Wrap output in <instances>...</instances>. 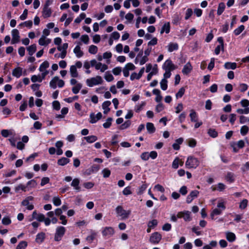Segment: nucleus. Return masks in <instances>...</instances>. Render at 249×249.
Wrapping results in <instances>:
<instances>
[{"instance_id": "obj_1", "label": "nucleus", "mask_w": 249, "mask_h": 249, "mask_svg": "<svg viewBox=\"0 0 249 249\" xmlns=\"http://www.w3.org/2000/svg\"><path fill=\"white\" fill-rule=\"evenodd\" d=\"M1 134L4 138H8V140L12 146H16V142L20 139L18 134L13 129H2Z\"/></svg>"}, {"instance_id": "obj_2", "label": "nucleus", "mask_w": 249, "mask_h": 249, "mask_svg": "<svg viewBox=\"0 0 249 249\" xmlns=\"http://www.w3.org/2000/svg\"><path fill=\"white\" fill-rule=\"evenodd\" d=\"M36 220L38 222L44 223L46 226H48L50 222L49 218L46 217L45 215L41 213H38L36 211H34L32 214V217L30 219V221Z\"/></svg>"}, {"instance_id": "obj_3", "label": "nucleus", "mask_w": 249, "mask_h": 249, "mask_svg": "<svg viewBox=\"0 0 249 249\" xmlns=\"http://www.w3.org/2000/svg\"><path fill=\"white\" fill-rule=\"evenodd\" d=\"M225 202L222 200L219 201L217 205V207L214 209L211 213L210 216L211 218L214 219L215 216L221 214L222 212L225 210Z\"/></svg>"}, {"instance_id": "obj_4", "label": "nucleus", "mask_w": 249, "mask_h": 249, "mask_svg": "<svg viewBox=\"0 0 249 249\" xmlns=\"http://www.w3.org/2000/svg\"><path fill=\"white\" fill-rule=\"evenodd\" d=\"M115 211L117 216L120 217L122 220L128 218L131 213V211L125 210L121 206H118L115 209Z\"/></svg>"}, {"instance_id": "obj_5", "label": "nucleus", "mask_w": 249, "mask_h": 249, "mask_svg": "<svg viewBox=\"0 0 249 249\" xmlns=\"http://www.w3.org/2000/svg\"><path fill=\"white\" fill-rule=\"evenodd\" d=\"M101 233L104 238L107 239L113 236L115 230L112 227L106 226L102 228Z\"/></svg>"}, {"instance_id": "obj_6", "label": "nucleus", "mask_w": 249, "mask_h": 249, "mask_svg": "<svg viewBox=\"0 0 249 249\" xmlns=\"http://www.w3.org/2000/svg\"><path fill=\"white\" fill-rule=\"evenodd\" d=\"M199 164V162L197 159L193 156H189L185 163V165L188 168H196Z\"/></svg>"}, {"instance_id": "obj_7", "label": "nucleus", "mask_w": 249, "mask_h": 249, "mask_svg": "<svg viewBox=\"0 0 249 249\" xmlns=\"http://www.w3.org/2000/svg\"><path fill=\"white\" fill-rule=\"evenodd\" d=\"M66 229L63 226H58L56 228L54 235V240L56 241H59L61 240L62 237L65 234Z\"/></svg>"}, {"instance_id": "obj_8", "label": "nucleus", "mask_w": 249, "mask_h": 249, "mask_svg": "<svg viewBox=\"0 0 249 249\" xmlns=\"http://www.w3.org/2000/svg\"><path fill=\"white\" fill-rule=\"evenodd\" d=\"M103 82V80L100 76H97L86 80V83L88 86L91 87L94 85L101 84Z\"/></svg>"}, {"instance_id": "obj_9", "label": "nucleus", "mask_w": 249, "mask_h": 249, "mask_svg": "<svg viewBox=\"0 0 249 249\" xmlns=\"http://www.w3.org/2000/svg\"><path fill=\"white\" fill-rule=\"evenodd\" d=\"M178 217L179 218H182L185 221H190L192 220L191 213L188 211H184L179 212L178 213Z\"/></svg>"}, {"instance_id": "obj_10", "label": "nucleus", "mask_w": 249, "mask_h": 249, "mask_svg": "<svg viewBox=\"0 0 249 249\" xmlns=\"http://www.w3.org/2000/svg\"><path fill=\"white\" fill-rule=\"evenodd\" d=\"M161 235L158 232H155L151 235L149 241L152 244H157L161 240Z\"/></svg>"}, {"instance_id": "obj_11", "label": "nucleus", "mask_w": 249, "mask_h": 249, "mask_svg": "<svg viewBox=\"0 0 249 249\" xmlns=\"http://www.w3.org/2000/svg\"><path fill=\"white\" fill-rule=\"evenodd\" d=\"M12 44H16L19 41L20 36H19L18 31L17 29H13L12 31Z\"/></svg>"}, {"instance_id": "obj_12", "label": "nucleus", "mask_w": 249, "mask_h": 249, "mask_svg": "<svg viewBox=\"0 0 249 249\" xmlns=\"http://www.w3.org/2000/svg\"><path fill=\"white\" fill-rule=\"evenodd\" d=\"M199 194V192L197 190L192 191L189 195L186 197V202L188 204H189L192 202V201L195 199L196 197H197Z\"/></svg>"}, {"instance_id": "obj_13", "label": "nucleus", "mask_w": 249, "mask_h": 249, "mask_svg": "<svg viewBox=\"0 0 249 249\" xmlns=\"http://www.w3.org/2000/svg\"><path fill=\"white\" fill-rule=\"evenodd\" d=\"M102 117V114L101 113L99 112L97 114H95L94 113H91L90 114V121L89 122L91 124L95 123L99 120H100Z\"/></svg>"}, {"instance_id": "obj_14", "label": "nucleus", "mask_w": 249, "mask_h": 249, "mask_svg": "<svg viewBox=\"0 0 249 249\" xmlns=\"http://www.w3.org/2000/svg\"><path fill=\"white\" fill-rule=\"evenodd\" d=\"M163 68L165 71H171L175 69V66L170 60H167L165 62Z\"/></svg>"}, {"instance_id": "obj_15", "label": "nucleus", "mask_w": 249, "mask_h": 249, "mask_svg": "<svg viewBox=\"0 0 249 249\" xmlns=\"http://www.w3.org/2000/svg\"><path fill=\"white\" fill-rule=\"evenodd\" d=\"M79 184L80 179L78 178H75L72 179L71 184V186H72L76 192H79L81 191V188L79 186Z\"/></svg>"}, {"instance_id": "obj_16", "label": "nucleus", "mask_w": 249, "mask_h": 249, "mask_svg": "<svg viewBox=\"0 0 249 249\" xmlns=\"http://www.w3.org/2000/svg\"><path fill=\"white\" fill-rule=\"evenodd\" d=\"M51 42V39L49 38H46L45 36H42L38 40V43L41 46H47Z\"/></svg>"}, {"instance_id": "obj_17", "label": "nucleus", "mask_w": 249, "mask_h": 249, "mask_svg": "<svg viewBox=\"0 0 249 249\" xmlns=\"http://www.w3.org/2000/svg\"><path fill=\"white\" fill-rule=\"evenodd\" d=\"M45 238V233L43 232H40L36 235L35 241L37 243L40 244L43 242Z\"/></svg>"}, {"instance_id": "obj_18", "label": "nucleus", "mask_w": 249, "mask_h": 249, "mask_svg": "<svg viewBox=\"0 0 249 249\" xmlns=\"http://www.w3.org/2000/svg\"><path fill=\"white\" fill-rule=\"evenodd\" d=\"M226 238L230 242H233L236 239L235 234L232 232L227 231L225 232Z\"/></svg>"}, {"instance_id": "obj_19", "label": "nucleus", "mask_w": 249, "mask_h": 249, "mask_svg": "<svg viewBox=\"0 0 249 249\" xmlns=\"http://www.w3.org/2000/svg\"><path fill=\"white\" fill-rule=\"evenodd\" d=\"M192 70V66L190 62H188L182 69V73L184 74H188Z\"/></svg>"}, {"instance_id": "obj_20", "label": "nucleus", "mask_w": 249, "mask_h": 249, "mask_svg": "<svg viewBox=\"0 0 249 249\" xmlns=\"http://www.w3.org/2000/svg\"><path fill=\"white\" fill-rule=\"evenodd\" d=\"M52 14V10L51 8L44 7L42 11V16L44 18H47L51 16Z\"/></svg>"}, {"instance_id": "obj_21", "label": "nucleus", "mask_w": 249, "mask_h": 249, "mask_svg": "<svg viewBox=\"0 0 249 249\" xmlns=\"http://www.w3.org/2000/svg\"><path fill=\"white\" fill-rule=\"evenodd\" d=\"M95 69L97 70H100L101 72H104L106 70L108 69V67L106 64H102L101 63H97L95 67Z\"/></svg>"}, {"instance_id": "obj_22", "label": "nucleus", "mask_w": 249, "mask_h": 249, "mask_svg": "<svg viewBox=\"0 0 249 249\" xmlns=\"http://www.w3.org/2000/svg\"><path fill=\"white\" fill-rule=\"evenodd\" d=\"M70 72L72 77L76 78L78 77V72L75 66L72 65L71 66Z\"/></svg>"}, {"instance_id": "obj_23", "label": "nucleus", "mask_w": 249, "mask_h": 249, "mask_svg": "<svg viewBox=\"0 0 249 249\" xmlns=\"http://www.w3.org/2000/svg\"><path fill=\"white\" fill-rule=\"evenodd\" d=\"M183 142V139L182 138H179L177 139L175 142L173 144V148L176 150H178L180 148L179 145L181 144Z\"/></svg>"}, {"instance_id": "obj_24", "label": "nucleus", "mask_w": 249, "mask_h": 249, "mask_svg": "<svg viewBox=\"0 0 249 249\" xmlns=\"http://www.w3.org/2000/svg\"><path fill=\"white\" fill-rule=\"evenodd\" d=\"M22 69L20 67H17L14 69L12 71L13 76L18 78L22 75Z\"/></svg>"}, {"instance_id": "obj_25", "label": "nucleus", "mask_w": 249, "mask_h": 249, "mask_svg": "<svg viewBox=\"0 0 249 249\" xmlns=\"http://www.w3.org/2000/svg\"><path fill=\"white\" fill-rule=\"evenodd\" d=\"M153 93L157 96L155 99L156 101L157 102H160L162 99V97L160 95V90L158 89H154L153 90Z\"/></svg>"}, {"instance_id": "obj_26", "label": "nucleus", "mask_w": 249, "mask_h": 249, "mask_svg": "<svg viewBox=\"0 0 249 249\" xmlns=\"http://www.w3.org/2000/svg\"><path fill=\"white\" fill-rule=\"evenodd\" d=\"M97 235V233L93 231H91L90 232V234L86 238V240L88 241L89 243H92V241L95 238Z\"/></svg>"}, {"instance_id": "obj_27", "label": "nucleus", "mask_w": 249, "mask_h": 249, "mask_svg": "<svg viewBox=\"0 0 249 249\" xmlns=\"http://www.w3.org/2000/svg\"><path fill=\"white\" fill-rule=\"evenodd\" d=\"M15 189L16 192H18L19 190H22L24 192H26L27 191L29 190V188H28L27 186L25 185L19 184L15 187Z\"/></svg>"}, {"instance_id": "obj_28", "label": "nucleus", "mask_w": 249, "mask_h": 249, "mask_svg": "<svg viewBox=\"0 0 249 249\" xmlns=\"http://www.w3.org/2000/svg\"><path fill=\"white\" fill-rule=\"evenodd\" d=\"M168 51L169 52H172L175 50H177L178 48V43H170L167 46Z\"/></svg>"}, {"instance_id": "obj_29", "label": "nucleus", "mask_w": 249, "mask_h": 249, "mask_svg": "<svg viewBox=\"0 0 249 249\" xmlns=\"http://www.w3.org/2000/svg\"><path fill=\"white\" fill-rule=\"evenodd\" d=\"M111 102L110 101H107L103 103L102 105V107L104 110V113L107 114L110 110V108L108 107L110 105Z\"/></svg>"}, {"instance_id": "obj_30", "label": "nucleus", "mask_w": 249, "mask_h": 249, "mask_svg": "<svg viewBox=\"0 0 249 249\" xmlns=\"http://www.w3.org/2000/svg\"><path fill=\"white\" fill-rule=\"evenodd\" d=\"M73 52L75 53L78 57H80L83 56V52L81 50L79 45L76 46L73 50Z\"/></svg>"}, {"instance_id": "obj_31", "label": "nucleus", "mask_w": 249, "mask_h": 249, "mask_svg": "<svg viewBox=\"0 0 249 249\" xmlns=\"http://www.w3.org/2000/svg\"><path fill=\"white\" fill-rule=\"evenodd\" d=\"M69 162H70L69 159H68L66 158H65V157H63L58 160L57 163L59 165L64 166V165H66Z\"/></svg>"}, {"instance_id": "obj_32", "label": "nucleus", "mask_w": 249, "mask_h": 249, "mask_svg": "<svg viewBox=\"0 0 249 249\" xmlns=\"http://www.w3.org/2000/svg\"><path fill=\"white\" fill-rule=\"evenodd\" d=\"M225 179L227 181L230 183L233 182L234 180V174L231 172L228 173L225 177Z\"/></svg>"}, {"instance_id": "obj_33", "label": "nucleus", "mask_w": 249, "mask_h": 249, "mask_svg": "<svg viewBox=\"0 0 249 249\" xmlns=\"http://www.w3.org/2000/svg\"><path fill=\"white\" fill-rule=\"evenodd\" d=\"M21 204L23 206H25L28 210H32L34 208L33 204L30 203L29 201L23 200Z\"/></svg>"}, {"instance_id": "obj_34", "label": "nucleus", "mask_w": 249, "mask_h": 249, "mask_svg": "<svg viewBox=\"0 0 249 249\" xmlns=\"http://www.w3.org/2000/svg\"><path fill=\"white\" fill-rule=\"evenodd\" d=\"M84 139L89 143H92L97 140V137L94 135H91L84 137Z\"/></svg>"}, {"instance_id": "obj_35", "label": "nucleus", "mask_w": 249, "mask_h": 249, "mask_svg": "<svg viewBox=\"0 0 249 249\" xmlns=\"http://www.w3.org/2000/svg\"><path fill=\"white\" fill-rule=\"evenodd\" d=\"M225 8V5L223 2H221L219 4L217 14L218 15L220 16L223 12Z\"/></svg>"}, {"instance_id": "obj_36", "label": "nucleus", "mask_w": 249, "mask_h": 249, "mask_svg": "<svg viewBox=\"0 0 249 249\" xmlns=\"http://www.w3.org/2000/svg\"><path fill=\"white\" fill-rule=\"evenodd\" d=\"M58 77H54L50 82V87L53 89H55L56 88V84L58 83Z\"/></svg>"}, {"instance_id": "obj_37", "label": "nucleus", "mask_w": 249, "mask_h": 249, "mask_svg": "<svg viewBox=\"0 0 249 249\" xmlns=\"http://www.w3.org/2000/svg\"><path fill=\"white\" fill-rule=\"evenodd\" d=\"M190 117L192 122L196 123L197 122V118L196 112L193 109L191 110Z\"/></svg>"}, {"instance_id": "obj_38", "label": "nucleus", "mask_w": 249, "mask_h": 249, "mask_svg": "<svg viewBox=\"0 0 249 249\" xmlns=\"http://www.w3.org/2000/svg\"><path fill=\"white\" fill-rule=\"evenodd\" d=\"M164 32L167 34L170 32V24L169 22L166 23L164 24L160 31V34H162Z\"/></svg>"}, {"instance_id": "obj_39", "label": "nucleus", "mask_w": 249, "mask_h": 249, "mask_svg": "<svg viewBox=\"0 0 249 249\" xmlns=\"http://www.w3.org/2000/svg\"><path fill=\"white\" fill-rule=\"evenodd\" d=\"M29 54L32 55L36 50V44H33L27 48Z\"/></svg>"}, {"instance_id": "obj_40", "label": "nucleus", "mask_w": 249, "mask_h": 249, "mask_svg": "<svg viewBox=\"0 0 249 249\" xmlns=\"http://www.w3.org/2000/svg\"><path fill=\"white\" fill-rule=\"evenodd\" d=\"M224 67L226 69H231L232 70H234L236 68V63H231V62H226Z\"/></svg>"}, {"instance_id": "obj_41", "label": "nucleus", "mask_w": 249, "mask_h": 249, "mask_svg": "<svg viewBox=\"0 0 249 249\" xmlns=\"http://www.w3.org/2000/svg\"><path fill=\"white\" fill-rule=\"evenodd\" d=\"M27 246V242L25 241H22L18 243L16 249H25Z\"/></svg>"}, {"instance_id": "obj_42", "label": "nucleus", "mask_w": 249, "mask_h": 249, "mask_svg": "<svg viewBox=\"0 0 249 249\" xmlns=\"http://www.w3.org/2000/svg\"><path fill=\"white\" fill-rule=\"evenodd\" d=\"M37 185V183L36 181L34 179H32L29 180L27 183L26 186L28 188H29V190L31 188H35Z\"/></svg>"}, {"instance_id": "obj_43", "label": "nucleus", "mask_w": 249, "mask_h": 249, "mask_svg": "<svg viewBox=\"0 0 249 249\" xmlns=\"http://www.w3.org/2000/svg\"><path fill=\"white\" fill-rule=\"evenodd\" d=\"M82 85L80 83L77 84L75 86L72 88V90L74 94H76L79 92V90L82 88Z\"/></svg>"}, {"instance_id": "obj_44", "label": "nucleus", "mask_w": 249, "mask_h": 249, "mask_svg": "<svg viewBox=\"0 0 249 249\" xmlns=\"http://www.w3.org/2000/svg\"><path fill=\"white\" fill-rule=\"evenodd\" d=\"M49 66V63L48 61H44L40 66L39 67V71H44L46 70V69L48 68Z\"/></svg>"}, {"instance_id": "obj_45", "label": "nucleus", "mask_w": 249, "mask_h": 249, "mask_svg": "<svg viewBox=\"0 0 249 249\" xmlns=\"http://www.w3.org/2000/svg\"><path fill=\"white\" fill-rule=\"evenodd\" d=\"M53 204L55 206H59L61 204V201L59 197L58 196H54L53 198Z\"/></svg>"}, {"instance_id": "obj_46", "label": "nucleus", "mask_w": 249, "mask_h": 249, "mask_svg": "<svg viewBox=\"0 0 249 249\" xmlns=\"http://www.w3.org/2000/svg\"><path fill=\"white\" fill-rule=\"evenodd\" d=\"M248 203V200L246 199H244L239 204V208L241 210L245 209Z\"/></svg>"}, {"instance_id": "obj_47", "label": "nucleus", "mask_w": 249, "mask_h": 249, "mask_svg": "<svg viewBox=\"0 0 249 249\" xmlns=\"http://www.w3.org/2000/svg\"><path fill=\"white\" fill-rule=\"evenodd\" d=\"M158 223V221L156 219H153L151 221H150L148 223V227L150 228H154L156 226H157Z\"/></svg>"}, {"instance_id": "obj_48", "label": "nucleus", "mask_w": 249, "mask_h": 249, "mask_svg": "<svg viewBox=\"0 0 249 249\" xmlns=\"http://www.w3.org/2000/svg\"><path fill=\"white\" fill-rule=\"evenodd\" d=\"M31 81L35 83L36 82H41L42 81V78H41V76L40 75H33L31 77Z\"/></svg>"}, {"instance_id": "obj_49", "label": "nucleus", "mask_w": 249, "mask_h": 249, "mask_svg": "<svg viewBox=\"0 0 249 249\" xmlns=\"http://www.w3.org/2000/svg\"><path fill=\"white\" fill-rule=\"evenodd\" d=\"M98 50L97 47L95 45H91L89 49V52L91 54H95L97 53Z\"/></svg>"}, {"instance_id": "obj_50", "label": "nucleus", "mask_w": 249, "mask_h": 249, "mask_svg": "<svg viewBox=\"0 0 249 249\" xmlns=\"http://www.w3.org/2000/svg\"><path fill=\"white\" fill-rule=\"evenodd\" d=\"M167 81L166 79H163L160 83V87H161V88L162 89L165 90L167 89Z\"/></svg>"}, {"instance_id": "obj_51", "label": "nucleus", "mask_w": 249, "mask_h": 249, "mask_svg": "<svg viewBox=\"0 0 249 249\" xmlns=\"http://www.w3.org/2000/svg\"><path fill=\"white\" fill-rule=\"evenodd\" d=\"M123 194L124 196H128L132 194L131 190V187L130 186H127L124 188L123 191Z\"/></svg>"}, {"instance_id": "obj_52", "label": "nucleus", "mask_w": 249, "mask_h": 249, "mask_svg": "<svg viewBox=\"0 0 249 249\" xmlns=\"http://www.w3.org/2000/svg\"><path fill=\"white\" fill-rule=\"evenodd\" d=\"M105 78L108 82L112 81L114 79L113 75L109 72H106Z\"/></svg>"}, {"instance_id": "obj_53", "label": "nucleus", "mask_w": 249, "mask_h": 249, "mask_svg": "<svg viewBox=\"0 0 249 249\" xmlns=\"http://www.w3.org/2000/svg\"><path fill=\"white\" fill-rule=\"evenodd\" d=\"M180 160L178 158H176L172 163V167L174 169H177L179 164Z\"/></svg>"}, {"instance_id": "obj_54", "label": "nucleus", "mask_w": 249, "mask_h": 249, "mask_svg": "<svg viewBox=\"0 0 249 249\" xmlns=\"http://www.w3.org/2000/svg\"><path fill=\"white\" fill-rule=\"evenodd\" d=\"M103 176L104 178H108L110 175V171L107 168L104 169L102 171Z\"/></svg>"}, {"instance_id": "obj_55", "label": "nucleus", "mask_w": 249, "mask_h": 249, "mask_svg": "<svg viewBox=\"0 0 249 249\" xmlns=\"http://www.w3.org/2000/svg\"><path fill=\"white\" fill-rule=\"evenodd\" d=\"M1 222L3 225H8L11 223V220L9 217L5 216L2 218Z\"/></svg>"}, {"instance_id": "obj_56", "label": "nucleus", "mask_w": 249, "mask_h": 249, "mask_svg": "<svg viewBox=\"0 0 249 249\" xmlns=\"http://www.w3.org/2000/svg\"><path fill=\"white\" fill-rule=\"evenodd\" d=\"M141 159L145 161H146L149 159V154L148 152H145L142 153L141 155Z\"/></svg>"}, {"instance_id": "obj_57", "label": "nucleus", "mask_w": 249, "mask_h": 249, "mask_svg": "<svg viewBox=\"0 0 249 249\" xmlns=\"http://www.w3.org/2000/svg\"><path fill=\"white\" fill-rule=\"evenodd\" d=\"M244 26L241 25L234 31V33L235 35H239L244 30Z\"/></svg>"}, {"instance_id": "obj_58", "label": "nucleus", "mask_w": 249, "mask_h": 249, "mask_svg": "<svg viewBox=\"0 0 249 249\" xmlns=\"http://www.w3.org/2000/svg\"><path fill=\"white\" fill-rule=\"evenodd\" d=\"M154 190L163 193L165 191L164 188L160 184H157L154 186Z\"/></svg>"}, {"instance_id": "obj_59", "label": "nucleus", "mask_w": 249, "mask_h": 249, "mask_svg": "<svg viewBox=\"0 0 249 249\" xmlns=\"http://www.w3.org/2000/svg\"><path fill=\"white\" fill-rule=\"evenodd\" d=\"M16 146L18 150H22L25 147V144L21 142H18L16 143Z\"/></svg>"}, {"instance_id": "obj_60", "label": "nucleus", "mask_w": 249, "mask_h": 249, "mask_svg": "<svg viewBox=\"0 0 249 249\" xmlns=\"http://www.w3.org/2000/svg\"><path fill=\"white\" fill-rule=\"evenodd\" d=\"M147 185L146 184H142L139 189V191L138 192V194H142L145 191L147 188Z\"/></svg>"}, {"instance_id": "obj_61", "label": "nucleus", "mask_w": 249, "mask_h": 249, "mask_svg": "<svg viewBox=\"0 0 249 249\" xmlns=\"http://www.w3.org/2000/svg\"><path fill=\"white\" fill-rule=\"evenodd\" d=\"M237 112L239 114H248L249 113V107H246L245 109H238Z\"/></svg>"}, {"instance_id": "obj_62", "label": "nucleus", "mask_w": 249, "mask_h": 249, "mask_svg": "<svg viewBox=\"0 0 249 249\" xmlns=\"http://www.w3.org/2000/svg\"><path fill=\"white\" fill-rule=\"evenodd\" d=\"M68 44L67 43H64L62 46L59 45L57 47V50L59 51L62 52V51L66 50L68 48Z\"/></svg>"}, {"instance_id": "obj_63", "label": "nucleus", "mask_w": 249, "mask_h": 249, "mask_svg": "<svg viewBox=\"0 0 249 249\" xmlns=\"http://www.w3.org/2000/svg\"><path fill=\"white\" fill-rule=\"evenodd\" d=\"M50 179L48 177H43L41 179L40 185L43 186L49 182Z\"/></svg>"}, {"instance_id": "obj_64", "label": "nucleus", "mask_w": 249, "mask_h": 249, "mask_svg": "<svg viewBox=\"0 0 249 249\" xmlns=\"http://www.w3.org/2000/svg\"><path fill=\"white\" fill-rule=\"evenodd\" d=\"M171 229V225L169 223L165 224L162 227V230L164 231H169Z\"/></svg>"}]
</instances>
